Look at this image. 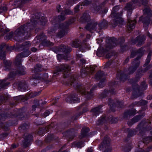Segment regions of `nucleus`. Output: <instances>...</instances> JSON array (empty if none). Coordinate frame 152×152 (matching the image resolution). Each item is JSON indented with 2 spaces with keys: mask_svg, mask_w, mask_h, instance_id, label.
I'll use <instances>...</instances> for the list:
<instances>
[{
  "mask_svg": "<svg viewBox=\"0 0 152 152\" xmlns=\"http://www.w3.org/2000/svg\"><path fill=\"white\" fill-rule=\"evenodd\" d=\"M76 75H72L69 83L70 86H73L74 88L77 90L82 94L85 95L87 99H89L93 97L94 94L92 91L96 88L97 86L96 85L94 86L89 92L88 90L90 88V86L88 85H83L78 84L76 81Z\"/></svg>",
  "mask_w": 152,
  "mask_h": 152,
  "instance_id": "nucleus-1",
  "label": "nucleus"
},
{
  "mask_svg": "<svg viewBox=\"0 0 152 152\" xmlns=\"http://www.w3.org/2000/svg\"><path fill=\"white\" fill-rule=\"evenodd\" d=\"M33 27L30 23L21 26L15 31L13 35L14 39L19 41L23 39H28L31 36V31Z\"/></svg>",
  "mask_w": 152,
  "mask_h": 152,
  "instance_id": "nucleus-2",
  "label": "nucleus"
},
{
  "mask_svg": "<svg viewBox=\"0 0 152 152\" xmlns=\"http://www.w3.org/2000/svg\"><path fill=\"white\" fill-rule=\"evenodd\" d=\"M119 9V7L118 6L114 7L113 8L111 14L110 16L111 17L114 18V19L112 20L110 23V25L113 28L115 27L118 24L122 25L124 23V20L120 17L122 15L123 11L121 12L120 13L117 12Z\"/></svg>",
  "mask_w": 152,
  "mask_h": 152,
  "instance_id": "nucleus-3",
  "label": "nucleus"
},
{
  "mask_svg": "<svg viewBox=\"0 0 152 152\" xmlns=\"http://www.w3.org/2000/svg\"><path fill=\"white\" fill-rule=\"evenodd\" d=\"M26 109L23 108L20 109H15L12 113H8L6 114H0V121L4 120L6 117L14 118L17 117L20 119L24 117V114Z\"/></svg>",
  "mask_w": 152,
  "mask_h": 152,
  "instance_id": "nucleus-4",
  "label": "nucleus"
},
{
  "mask_svg": "<svg viewBox=\"0 0 152 152\" xmlns=\"http://www.w3.org/2000/svg\"><path fill=\"white\" fill-rule=\"evenodd\" d=\"M125 39L124 37H121L116 39L113 37H107L106 39V44L105 45V50H108L113 48L117 44H122L124 42Z\"/></svg>",
  "mask_w": 152,
  "mask_h": 152,
  "instance_id": "nucleus-5",
  "label": "nucleus"
},
{
  "mask_svg": "<svg viewBox=\"0 0 152 152\" xmlns=\"http://www.w3.org/2000/svg\"><path fill=\"white\" fill-rule=\"evenodd\" d=\"M133 91L132 93L133 98H137L141 95V91H143L146 90L147 88V85L144 81L141 82L140 86L137 84L134 83L132 85Z\"/></svg>",
  "mask_w": 152,
  "mask_h": 152,
  "instance_id": "nucleus-6",
  "label": "nucleus"
},
{
  "mask_svg": "<svg viewBox=\"0 0 152 152\" xmlns=\"http://www.w3.org/2000/svg\"><path fill=\"white\" fill-rule=\"evenodd\" d=\"M143 12V16L140 17L139 20L142 21L145 29L147 30L150 21L149 17L152 15V11L149 7H147L144 9Z\"/></svg>",
  "mask_w": 152,
  "mask_h": 152,
  "instance_id": "nucleus-7",
  "label": "nucleus"
},
{
  "mask_svg": "<svg viewBox=\"0 0 152 152\" xmlns=\"http://www.w3.org/2000/svg\"><path fill=\"white\" fill-rule=\"evenodd\" d=\"M75 19L72 18L69 20L67 22L60 24L58 32L56 35L57 37L61 38L66 35L67 33V30L69 25L73 23Z\"/></svg>",
  "mask_w": 152,
  "mask_h": 152,
  "instance_id": "nucleus-8",
  "label": "nucleus"
},
{
  "mask_svg": "<svg viewBox=\"0 0 152 152\" xmlns=\"http://www.w3.org/2000/svg\"><path fill=\"white\" fill-rule=\"evenodd\" d=\"M149 123H151L150 122H146L145 120H142L141 122L138 125V127L137 128V130L135 129H130L129 128H126L125 129V132H128V137H132L134 135L136 134L137 133V131L139 128H142L146 129L147 127L146 126H147L149 124Z\"/></svg>",
  "mask_w": 152,
  "mask_h": 152,
  "instance_id": "nucleus-9",
  "label": "nucleus"
},
{
  "mask_svg": "<svg viewBox=\"0 0 152 152\" xmlns=\"http://www.w3.org/2000/svg\"><path fill=\"white\" fill-rule=\"evenodd\" d=\"M39 15L38 13L36 14L33 17L31 20L30 23L31 26H34L33 28H34V26L37 24L38 21L39 22L40 25L42 26L45 25L48 22V20L46 18L44 17L40 18Z\"/></svg>",
  "mask_w": 152,
  "mask_h": 152,
  "instance_id": "nucleus-10",
  "label": "nucleus"
},
{
  "mask_svg": "<svg viewBox=\"0 0 152 152\" xmlns=\"http://www.w3.org/2000/svg\"><path fill=\"white\" fill-rule=\"evenodd\" d=\"M53 51L56 53H57L58 52H63L66 56H67L68 54L71 51V49L68 46H66L64 45H61L58 47H55L53 48ZM60 55V57H65V56H64V54H58L57 55V57H59L58 56Z\"/></svg>",
  "mask_w": 152,
  "mask_h": 152,
  "instance_id": "nucleus-11",
  "label": "nucleus"
},
{
  "mask_svg": "<svg viewBox=\"0 0 152 152\" xmlns=\"http://www.w3.org/2000/svg\"><path fill=\"white\" fill-rule=\"evenodd\" d=\"M71 71L70 67L66 64H64L61 65L60 66L56 68L54 74L55 75L59 72L61 71L64 72L63 76L64 78H66L68 77L69 75V72Z\"/></svg>",
  "mask_w": 152,
  "mask_h": 152,
  "instance_id": "nucleus-12",
  "label": "nucleus"
},
{
  "mask_svg": "<svg viewBox=\"0 0 152 152\" xmlns=\"http://www.w3.org/2000/svg\"><path fill=\"white\" fill-rule=\"evenodd\" d=\"M117 118L111 116L109 117H106L105 116H103L101 118L98 120L96 122L97 125H100L104 123L110 122L112 123H115L118 121Z\"/></svg>",
  "mask_w": 152,
  "mask_h": 152,
  "instance_id": "nucleus-13",
  "label": "nucleus"
},
{
  "mask_svg": "<svg viewBox=\"0 0 152 152\" xmlns=\"http://www.w3.org/2000/svg\"><path fill=\"white\" fill-rule=\"evenodd\" d=\"M96 66L91 65L89 67H83L81 70V75L83 77H85L88 73L94 72Z\"/></svg>",
  "mask_w": 152,
  "mask_h": 152,
  "instance_id": "nucleus-14",
  "label": "nucleus"
},
{
  "mask_svg": "<svg viewBox=\"0 0 152 152\" xmlns=\"http://www.w3.org/2000/svg\"><path fill=\"white\" fill-rule=\"evenodd\" d=\"M109 105L110 106V109L112 110V107L116 106L118 107H122L124 106L123 102L122 101H120L116 99L114 101L112 100L111 99H109L108 100Z\"/></svg>",
  "mask_w": 152,
  "mask_h": 152,
  "instance_id": "nucleus-15",
  "label": "nucleus"
},
{
  "mask_svg": "<svg viewBox=\"0 0 152 152\" xmlns=\"http://www.w3.org/2000/svg\"><path fill=\"white\" fill-rule=\"evenodd\" d=\"M145 39V37L144 35H140L135 39H132V43L133 45L137 43V46H140L144 44Z\"/></svg>",
  "mask_w": 152,
  "mask_h": 152,
  "instance_id": "nucleus-16",
  "label": "nucleus"
},
{
  "mask_svg": "<svg viewBox=\"0 0 152 152\" xmlns=\"http://www.w3.org/2000/svg\"><path fill=\"white\" fill-rule=\"evenodd\" d=\"M143 70L142 69H139L137 72L135 78L130 79V82L131 83H136L139 81L141 77L142 76L144 73Z\"/></svg>",
  "mask_w": 152,
  "mask_h": 152,
  "instance_id": "nucleus-17",
  "label": "nucleus"
},
{
  "mask_svg": "<svg viewBox=\"0 0 152 152\" xmlns=\"http://www.w3.org/2000/svg\"><path fill=\"white\" fill-rule=\"evenodd\" d=\"M97 25V23L96 22L91 21L90 23H88L85 27V28L91 32L93 33L94 31L98 29H98L97 28L96 29L95 28L96 26Z\"/></svg>",
  "mask_w": 152,
  "mask_h": 152,
  "instance_id": "nucleus-18",
  "label": "nucleus"
},
{
  "mask_svg": "<svg viewBox=\"0 0 152 152\" xmlns=\"http://www.w3.org/2000/svg\"><path fill=\"white\" fill-rule=\"evenodd\" d=\"M32 137L31 134H25L24 135V140L23 141V144L24 147H26L30 145V142L31 141Z\"/></svg>",
  "mask_w": 152,
  "mask_h": 152,
  "instance_id": "nucleus-19",
  "label": "nucleus"
},
{
  "mask_svg": "<svg viewBox=\"0 0 152 152\" xmlns=\"http://www.w3.org/2000/svg\"><path fill=\"white\" fill-rule=\"evenodd\" d=\"M25 67L23 66H20L17 71H14L13 72H11L10 74H12V76L16 75H23L26 74V72L25 70Z\"/></svg>",
  "mask_w": 152,
  "mask_h": 152,
  "instance_id": "nucleus-20",
  "label": "nucleus"
},
{
  "mask_svg": "<svg viewBox=\"0 0 152 152\" xmlns=\"http://www.w3.org/2000/svg\"><path fill=\"white\" fill-rule=\"evenodd\" d=\"M18 89L21 91H24L28 89L27 83L25 81L18 82Z\"/></svg>",
  "mask_w": 152,
  "mask_h": 152,
  "instance_id": "nucleus-21",
  "label": "nucleus"
},
{
  "mask_svg": "<svg viewBox=\"0 0 152 152\" xmlns=\"http://www.w3.org/2000/svg\"><path fill=\"white\" fill-rule=\"evenodd\" d=\"M76 131V130L74 129H72L68 130L64 132V134L65 136H67L69 138V140H72L74 137L75 133Z\"/></svg>",
  "mask_w": 152,
  "mask_h": 152,
  "instance_id": "nucleus-22",
  "label": "nucleus"
},
{
  "mask_svg": "<svg viewBox=\"0 0 152 152\" xmlns=\"http://www.w3.org/2000/svg\"><path fill=\"white\" fill-rule=\"evenodd\" d=\"M65 19L64 16L61 15L57 17L53 18L51 21V23L53 25H55L59 22Z\"/></svg>",
  "mask_w": 152,
  "mask_h": 152,
  "instance_id": "nucleus-23",
  "label": "nucleus"
},
{
  "mask_svg": "<svg viewBox=\"0 0 152 152\" xmlns=\"http://www.w3.org/2000/svg\"><path fill=\"white\" fill-rule=\"evenodd\" d=\"M128 76L124 74L122 71H118L117 75V78L121 81H124L128 78Z\"/></svg>",
  "mask_w": 152,
  "mask_h": 152,
  "instance_id": "nucleus-24",
  "label": "nucleus"
},
{
  "mask_svg": "<svg viewBox=\"0 0 152 152\" xmlns=\"http://www.w3.org/2000/svg\"><path fill=\"white\" fill-rule=\"evenodd\" d=\"M106 75V74H105L104 72L101 71H99L96 73L95 75V78L97 80H105V76Z\"/></svg>",
  "mask_w": 152,
  "mask_h": 152,
  "instance_id": "nucleus-25",
  "label": "nucleus"
},
{
  "mask_svg": "<svg viewBox=\"0 0 152 152\" xmlns=\"http://www.w3.org/2000/svg\"><path fill=\"white\" fill-rule=\"evenodd\" d=\"M136 23V22L135 20H132L130 19H128L127 28L129 31H131L135 28Z\"/></svg>",
  "mask_w": 152,
  "mask_h": 152,
  "instance_id": "nucleus-26",
  "label": "nucleus"
},
{
  "mask_svg": "<svg viewBox=\"0 0 152 152\" xmlns=\"http://www.w3.org/2000/svg\"><path fill=\"white\" fill-rule=\"evenodd\" d=\"M66 101L68 102H73L75 103L78 101V98L77 97L76 94L70 95L66 99Z\"/></svg>",
  "mask_w": 152,
  "mask_h": 152,
  "instance_id": "nucleus-27",
  "label": "nucleus"
},
{
  "mask_svg": "<svg viewBox=\"0 0 152 152\" xmlns=\"http://www.w3.org/2000/svg\"><path fill=\"white\" fill-rule=\"evenodd\" d=\"M144 53V50L142 48H140L138 50H133L131 53V56H134L138 55L140 56H142Z\"/></svg>",
  "mask_w": 152,
  "mask_h": 152,
  "instance_id": "nucleus-28",
  "label": "nucleus"
},
{
  "mask_svg": "<svg viewBox=\"0 0 152 152\" xmlns=\"http://www.w3.org/2000/svg\"><path fill=\"white\" fill-rule=\"evenodd\" d=\"M102 106V105H99L98 107H96L92 109L91 112L93 115H94L96 116L101 113L102 112L101 108Z\"/></svg>",
  "mask_w": 152,
  "mask_h": 152,
  "instance_id": "nucleus-29",
  "label": "nucleus"
},
{
  "mask_svg": "<svg viewBox=\"0 0 152 152\" xmlns=\"http://www.w3.org/2000/svg\"><path fill=\"white\" fill-rule=\"evenodd\" d=\"M135 112L136 110L135 109L128 110L124 113V117L125 118H129L131 116L134 115L136 113Z\"/></svg>",
  "mask_w": 152,
  "mask_h": 152,
  "instance_id": "nucleus-30",
  "label": "nucleus"
},
{
  "mask_svg": "<svg viewBox=\"0 0 152 152\" xmlns=\"http://www.w3.org/2000/svg\"><path fill=\"white\" fill-rule=\"evenodd\" d=\"M89 130L87 127H84L82 129L81 135L79 136V138L81 139L83 137H86L88 135V133Z\"/></svg>",
  "mask_w": 152,
  "mask_h": 152,
  "instance_id": "nucleus-31",
  "label": "nucleus"
},
{
  "mask_svg": "<svg viewBox=\"0 0 152 152\" xmlns=\"http://www.w3.org/2000/svg\"><path fill=\"white\" fill-rule=\"evenodd\" d=\"M90 20V15L86 13H84L82 16L80 18V21L82 23L88 22Z\"/></svg>",
  "mask_w": 152,
  "mask_h": 152,
  "instance_id": "nucleus-32",
  "label": "nucleus"
},
{
  "mask_svg": "<svg viewBox=\"0 0 152 152\" xmlns=\"http://www.w3.org/2000/svg\"><path fill=\"white\" fill-rule=\"evenodd\" d=\"M108 23L105 20H103L99 25L98 29L101 30L108 26Z\"/></svg>",
  "mask_w": 152,
  "mask_h": 152,
  "instance_id": "nucleus-33",
  "label": "nucleus"
},
{
  "mask_svg": "<svg viewBox=\"0 0 152 152\" xmlns=\"http://www.w3.org/2000/svg\"><path fill=\"white\" fill-rule=\"evenodd\" d=\"M134 8V6L132 2H129L127 3L124 9L127 10L128 12H131L132 10Z\"/></svg>",
  "mask_w": 152,
  "mask_h": 152,
  "instance_id": "nucleus-34",
  "label": "nucleus"
},
{
  "mask_svg": "<svg viewBox=\"0 0 152 152\" xmlns=\"http://www.w3.org/2000/svg\"><path fill=\"white\" fill-rule=\"evenodd\" d=\"M1 59L4 60V63L5 65V70H9L11 67V66L12 63V62L10 61H8L5 59L4 58H2Z\"/></svg>",
  "mask_w": 152,
  "mask_h": 152,
  "instance_id": "nucleus-35",
  "label": "nucleus"
},
{
  "mask_svg": "<svg viewBox=\"0 0 152 152\" xmlns=\"http://www.w3.org/2000/svg\"><path fill=\"white\" fill-rule=\"evenodd\" d=\"M43 70L45 71L46 69H42V65L39 64H37L34 67V69L32 70V72L34 73H36L37 72H41Z\"/></svg>",
  "mask_w": 152,
  "mask_h": 152,
  "instance_id": "nucleus-36",
  "label": "nucleus"
},
{
  "mask_svg": "<svg viewBox=\"0 0 152 152\" xmlns=\"http://www.w3.org/2000/svg\"><path fill=\"white\" fill-rule=\"evenodd\" d=\"M147 101L142 100L140 101L139 102H135L131 104L130 106L133 107L135 106V105H137L138 106H142L146 105L147 104Z\"/></svg>",
  "mask_w": 152,
  "mask_h": 152,
  "instance_id": "nucleus-37",
  "label": "nucleus"
},
{
  "mask_svg": "<svg viewBox=\"0 0 152 152\" xmlns=\"http://www.w3.org/2000/svg\"><path fill=\"white\" fill-rule=\"evenodd\" d=\"M7 78H5L3 80H0V90L1 88H4L10 84L9 82H7Z\"/></svg>",
  "mask_w": 152,
  "mask_h": 152,
  "instance_id": "nucleus-38",
  "label": "nucleus"
},
{
  "mask_svg": "<svg viewBox=\"0 0 152 152\" xmlns=\"http://www.w3.org/2000/svg\"><path fill=\"white\" fill-rule=\"evenodd\" d=\"M5 47V44H2L0 45V57H5L6 56V53L4 51L3 49Z\"/></svg>",
  "mask_w": 152,
  "mask_h": 152,
  "instance_id": "nucleus-39",
  "label": "nucleus"
},
{
  "mask_svg": "<svg viewBox=\"0 0 152 152\" xmlns=\"http://www.w3.org/2000/svg\"><path fill=\"white\" fill-rule=\"evenodd\" d=\"M29 128V125L26 123L22 125L19 128V130L21 132H24Z\"/></svg>",
  "mask_w": 152,
  "mask_h": 152,
  "instance_id": "nucleus-40",
  "label": "nucleus"
},
{
  "mask_svg": "<svg viewBox=\"0 0 152 152\" xmlns=\"http://www.w3.org/2000/svg\"><path fill=\"white\" fill-rule=\"evenodd\" d=\"M140 58H135L134 61L132 62V64L133 66L135 67H137V68L139 66L140 61Z\"/></svg>",
  "mask_w": 152,
  "mask_h": 152,
  "instance_id": "nucleus-41",
  "label": "nucleus"
},
{
  "mask_svg": "<svg viewBox=\"0 0 152 152\" xmlns=\"http://www.w3.org/2000/svg\"><path fill=\"white\" fill-rule=\"evenodd\" d=\"M104 50L102 47L99 48L96 51L97 56L99 57L104 56Z\"/></svg>",
  "mask_w": 152,
  "mask_h": 152,
  "instance_id": "nucleus-42",
  "label": "nucleus"
},
{
  "mask_svg": "<svg viewBox=\"0 0 152 152\" xmlns=\"http://www.w3.org/2000/svg\"><path fill=\"white\" fill-rule=\"evenodd\" d=\"M71 46L72 47L78 48L81 46V42L78 40H76L72 42Z\"/></svg>",
  "mask_w": 152,
  "mask_h": 152,
  "instance_id": "nucleus-43",
  "label": "nucleus"
},
{
  "mask_svg": "<svg viewBox=\"0 0 152 152\" xmlns=\"http://www.w3.org/2000/svg\"><path fill=\"white\" fill-rule=\"evenodd\" d=\"M115 84H116V82H114V83H111L109 84L110 87V90L109 91L110 93L111 94H115V92L114 91V88L116 87Z\"/></svg>",
  "mask_w": 152,
  "mask_h": 152,
  "instance_id": "nucleus-44",
  "label": "nucleus"
},
{
  "mask_svg": "<svg viewBox=\"0 0 152 152\" xmlns=\"http://www.w3.org/2000/svg\"><path fill=\"white\" fill-rule=\"evenodd\" d=\"M8 96L6 95H2L0 96V104L5 103L8 99Z\"/></svg>",
  "mask_w": 152,
  "mask_h": 152,
  "instance_id": "nucleus-45",
  "label": "nucleus"
},
{
  "mask_svg": "<svg viewBox=\"0 0 152 152\" xmlns=\"http://www.w3.org/2000/svg\"><path fill=\"white\" fill-rule=\"evenodd\" d=\"M72 147L76 146L77 148H81L84 145V143L82 142H74L72 144Z\"/></svg>",
  "mask_w": 152,
  "mask_h": 152,
  "instance_id": "nucleus-46",
  "label": "nucleus"
},
{
  "mask_svg": "<svg viewBox=\"0 0 152 152\" xmlns=\"http://www.w3.org/2000/svg\"><path fill=\"white\" fill-rule=\"evenodd\" d=\"M42 44L44 46H52L53 45V43L50 42V41L47 39H45L42 42Z\"/></svg>",
  "mask_w": 152,
  "mask_h": 152,
  "instance_id": "nucleus-47",
  "label": "nucleus"
},
{
  "mask_svg": "<svg viewBox=\"0 0 152 152\" xmlns=\"http://www.w3.org/2000/svg\"><path fill=\"white\" fill-rule=\"evenodd\" d=\"M10 126L7 123H1L0 124V126L5 131H7L8 129V127Z\"/></svg>",
  "mask_w": 152,
  "mask_h": 152,
  "instance_id": "nucleus-48",
  "label": "nucleus"
},
{
  "mask_svg": "<svg viewBox=\"0 0 152 152\" xmlns=\"http://www.w3.org/2000/svg\"><path fill=\"white\" fill-rule=\"evenodd\" d=\"M137 69V67H135L133 66L130 67L128 69L129 75H130L132 74L136 71Z\"/></svg>",
  "mask_w": 152,
  "mask_h": 152,
  "instance_id": "nucleus-49",
  "label": "nucleus"
},
{
  "mask_svg": "<svg viewBox=\"0 0 152 152\" xmlns=\"http://www.w3.org/2000/svg\"><path fill=\"white\" fill-rule=\"evenodd\" d=\"M30 54V52L28 50H26L25 51L20 53L19 54V57H26L28 56Z\"/></svg>",
  "mask_w": 152,
  "mask_h": 152,
  "instance_id": "nucleus-50",
  "label": "nucleus"
},
{
  "mask_svg": "<svg viewBox=\"0 0 152 152\" xmlns=\"http://www.w3.org/2000/svg\"><path fill=\"white\" fill-rule=\"evenodd\" d=\"M109 91L107 90H105L99 96V98L103 99L108 94Z\"/></svg>",
  "mask_w": 152,
  "mask_h": 152,
  "instance_id": "nucleus-51",
  "label": "nucleus"
},
{
  "mask_svg": "<svg viewBox=\"0 0 152 152\" xmlns=\"http://www.w3.org/2000/svg\"><path fill=\"white\" fill-rule=\"evenodd\" d=\"M9 30L8 29H4L3 26L0 25V32H1V34L0 35L1 36H3L4 34L7 32H8Z\"/></svg>",
  "mask_w": 152,
  "mask_h": 152,
  "instance_id": "nucleus-52",
  "label": "nucleus"
},
{
  "mask_svg": "<svg viewBox=\"0 0 152 152\" xmlns=\"http://www.w3.org/2000/svg\"><path fill=\"white\" fill-rule=\"evenodd\" d=\"M31 45L30 42L28 41H26L23 42L22 45H20L18 48H22L25 46L28 47Z\"/></svg>",
  "mask_w": 152,
  "mask_h": 152,
  "instance_id": "nucleus-53",
  "label": "nucleus"
},
{
  "mask_svg": "<svg viewBox=\"0 0 152 152\" xmlns=\"http://www.w3.org/2000/svg\"><path fill=\"white\" fill-rule=\"evenodd\" d=\"M143 115H139L136 116L132 119V121H134V122H137L140 120L143 117Z\"/></svg>",
  "mask_w": 152,
  "mask_h": 152,
  "instance_id": "nucleus-54",
  "label": "nucleus"
},
{
  "mask_svg": "<svg viewBox=\"0 0 152 152\" xmlns=\"http://www.w3.org/2000/svg\"><path fill=\"white\" fill-rule=\"evenodd\" d=\"M41 92L39 91L38 92H33L29 93V98H33L40 94Z\"/></svg>",
  "mask_w": 152,
  "mask_h": 152,
  "instance_id": "nucleus-55",
  "label": "nucleus"
},
{
  "mask_svg": "<svg viewBox=\"0 0 152 152\" xmlns=\"http://www.w3.org/2000/svg\"><path fill=\"white\" fill-rule=\"evenodd\" d=\"M118 53L115 51H110L108 54V56H107L106 57H111L112 56H118Z\"/></svg>",
  "mask_w": 152,
  "mask_h": 152,
  "instance_id": "nucleus-56",
  "label": "nucleus"
},
{
  "mask_svg": "<svg viewBox=\"0 0 152 152\" xmlns=\"http://www.w3.org/2000/svg\"><path fill=\"white\" fill-rule=\"evenodd\" d=\"M101 9L99 6L94 5V7L92 9V11L93 12H98Z\"/></svg>",
  "mask_w": 152,
  "mask_h": 152,
  "instance_id": "nucleus-57",
  "label": "nucleus"
},
{
  "mask_svg": "<svg viewBox=\"0 0 152 152\" xmlns=\"http://www.w3.org/2000/svg\"><path fill=\"white\" fill-rule=\"evenodd\" d=\"M21 62L20 58H17L15 61V64L17 66H21L20 64Z\"/></svg>",
  "mask_w": 152,
  "mask_h": 152,
  "instance_id": "nucleus-58",
  "label": "nucleus"
},
{
  "mask_svg": "<svg viewBox=\"0 0 152 152\" xmlns=\"http://www.w3.org/2000/svg\"><path fill=\"white\" fill-rule=\"evenodd\" d=\"M34 104L32 106V107L33 109H35L37 107H38L39 105V100L37 99L34 100Z\"/></svg>",
  "mask_w": 152,
  "mask_h": 152,
  "instance_id": "nucleus-59",
  "label": "nucleus"
},
{
  "mask_svg": "<svg viewBox=\"0 0 152 152\" xmlns=\"http://www.w3.org/2000/svg\"><path fill=\"white\" fill-rule=\"evenodd\" d=\"M53 137V135L52 134L50 135H48V137L45 138V141L46 142H48L52 140Z\"/></svg>",
  "mask_w": 152,
  "mask_h": 152,
  "instance_id": "nucleus-60",
  "label": "nucleus"
},
{
  "mask_svg": "<svg viewBox=\"0 0 152 152\" xmlns=\"http://www.w3.org/2000/svg\"><path fill=\"white\" fill-rule=\"evenodd\" d=\"M83 107V113L88 111V109L87 107L86 104L85 103L83 104L80 107Z\"/></svg>",
  "mask_w": 152,
  "mask_h": 152,
  "instance_id": "nucleus-61",
  "label": "nucleus"
},
{
  "mask_svg": "<svg viewBox=\"0 0 152 152\" xmlns=\"http://www.w3.org/2000/svg\"><path fill=\"white\" fill-rule=\"evenodd\" d=\"M105 80H100L98 84V86L100 88H102L104 87L105 85L104 82Z\"/></svg>",
  "mask_w": 152,
  "mask_h": 152,
  "instance_id": "nucleus-62",
  "label": "nucleus"
},
{
  "mask_svg": "<svg viewBox=\"0 0 152 152\" xmlns=\"http://www.w3.org/2000/svg\"><path fill=\"white\" fill-rule=\"evenodd\" d=\"M152 141V137H147L144 139L143 142H144L148 143Z\"/></svg>",
  "mask_w": 152,
  "mask_h": 152,
  "instance_id": "nucleus-63",
  "label": "nucleus"
},
{
  "mask_svg": "<svg viewBox=\"0 0 152 152\" xmlns=\"http://www.w3.org/2000/svg\"><path fill=\"white\" fill-rule=\"evenodd\" d=\"M7 10L6 6H1L0 7V13H1L6 11Z\"/></svg>",
  "mask_w": 152,
  "mask_h": 152,
  "instance_id": "nucleus-64",
  "label": "nucleus"
}]
</instances>
